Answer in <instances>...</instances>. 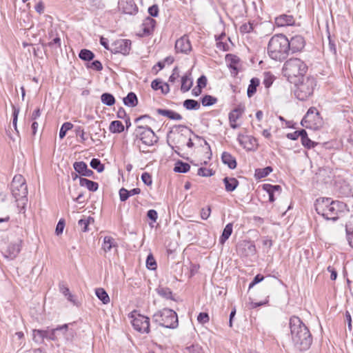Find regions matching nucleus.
Here are the masks:
<instances>
[{"label": "nucleus", "mask_w": 353, "mask_h": 353, "mask_svg": "<svg viewBox=\"0 0 353 353\" xmlns=\"http://www.w3.org/2000/svg\"><path fill=\"white\" fill-rule=\"evenodd\" d=\"M183 107L188 110H196L201 107L200 103L194 99H185L183 102Z\"/></svg>", "instance_id": "e433bc0d"}, {"label": "nucleus", "mask_w": 353, "mask_h": 353, "mask_svg": "<svg viewBox=\"0 0 353 353\" xmlns=\"http://www.w3.org/2000/svg\"><path fill=\"white\" fill-rule=\"evenodd\" d=\"M244 249L246 250V255L253 256L256 254V246L253 242L245 241L242 244Z\"/></svg>", "instance_id": "49530a36"}, {"label": "nucleus", "mask_w": 353, "mask_h": 353, "mask_svg": "<svg viewBox=\"0 0 353 353\" xmlns=\"http://www.w3.org/2000/svg\"><path fill=\"white\" fill-rule=\"evenodd\" d=\"M94 221V218L91 216H88L87 219H81L78 221V224L81 227V231L83 232H86L89 230V225L90 223H93Z\"/></svg>", "instance_id": "c03bdc74"}, {"label": "nucleus", "mask_w": 353, "mask_h": 353, "mask_svg": "<svg viewBox=\"0 0 353 353\" xmlns=\"http://www.w3.org/2000/svg\"><path fill=\"white\" fill-rule=\"evenodd\" d=\"M223 182L225 185V191L228 192L234 191L239 184V181L234 177L225 176L223 178Z\"/></svg>", "instance_id": "bb28decb"}, {"label": "nucleus", "mask_w": 353, "mask_h": 353, "mask_svg": "<svg viewBox=\"0 0 353 353\" xmlns=\"http://www.w3.org/2000/svg\"><path fill=\"white\" fill-rule=\"evenodd\" d=\"M253 23L248 22L242 24L239 28V30L241 34H245L251 32L253 30Z\"/></svg>", "instance_id": "5fc2aeb1"}, {"label": "nucleus", "mask_w": 353, "mask_h": 353, "mask_svg": "<svg viewBox=\"0 0 353 353\" xmlns=\"http://www.w3.org/2000/svg\"><path fill=\"white\" fill-rule=\"evenodd\" d=\"M95 294L97 297L101 301L103 304H108L110 302V297L106 291L102 288H99L95 290Z\"/></svg>", "instance_id": "f704fd0d"}, {"label": "nucleus", "mask_w": 353, "mask_h": 353, "mask_svg": "<svg viewBox=\"0 0 353 353\" xmlns=\"http://www.w3.org/2000/svg\"><path fill=\"white\" fill-rule=\"evenodd\" d=\"M116 246H117V244L112 236H107L104 237L102 248L105 252L110 251L113 247Z\"/></svg>", "instance_id": "72a5a7b5"}, {"label": "nucleus", "mask_w": 353, "mask_h": 353, "mask_svg": "<svg viewBox=\"0 0 353 353\" xmlns=\"http://www.w3.org/2000/svg\"><path fill=\"white\" fill-rule=\"evenodd\" d=\"M316 212L327 220L336 221L339 214L343 212L346 204L342 201H334L328 197H320L314 203Z\"/></svg>", "instance_id": "7ed1b4c3"}, {"label": "nucleus", "mask_w": 353, "mask_h": 353, "mask_svg": "<svg viewBox=\"0 0 353 353\" xmlns=\"http://www.w3.org/2000/svg\"><path fill=\"white\" fill-rule=\"evenodd\" d=\"M190 169V165L188 163L179 160L175 163L174 171L178 173H186Z\"/></svg>", "instance_id": "473e14b6"}, {"label": "nucleus", "mask_w": 353, "mask_h": 353, "mask_svg": "<svg viewBox=\"0 0 353 353\" xmlns=\"http://www.w3.org/2000/svg\"><path fill=\"white\" fill-rule=\"evenodd\" d=\"M125 105L128 107L134 108L138 105V98L133 92H129L125 97L123 99Z\"/></svg>", "instance_id": "c85d7f7f"}, {"label": "nucleus", "mask_w": 353, "mask_h": 353, "mask_svg": "<svg viewBox=\"0 0 353 353\" xmlns=\"http://www.w3.org/2000/svg\"><path fill=\"white\" fill-rule=\"evenodd\" d=\"M217 101V98L210 94H205L201 99V102L203 106H211L215 104Z\"/></svg>", "instance_id": "a18cd8bd"}, {"label": "nucleus", "mask_w": 353, "mask_h": 353, "mask_svg": "<svg viewBox=\"0 0 353 353\" xmlns=\"http://www.w3.org/2000/svg\"><path fill=\"white\" fill-rule=\"evenodd\" d=\"M259 79L257 78H252L250 80V83L247 90V94L248 97H252L256 92V88L259 85Z\"/></svg>", "instance_id": "4c0bfd02"}, {"label": "nucleus", "mask_w": 353, "mask_h": 353, "mask_svg": "<svg viewBox=\"0 0 353 353\" xmlns=\"http://www.w3.org/2000/svg\"><path fill=\"white\" fill-rule=\"evenodd\" d=\"M88 68H91L96 71H101L103 70V65L100 61L94 60L91 63H88L86 65Z\"/></svg>", "instance_id": "864d4df0"}, {"label": "nucleus", "mask_w": 353, "mask_h": 353, "mask_svg": "<svg viewBox=\"0 0 353 353\" xmlns=\"http://www.w3.org/2000/svg\"><path fill=\"white\" fill-rule=\"evenodd\" d=\"M263 190L269 195V201L273 203L275 201L274 193L281 192V187L279 185H272L265 183L263 185Z\"/></svg>", "instance_id": "5701e85b"}, {"label": "nucleus", "mask_w": 353, "mask_h": 353, "mask_svg": "<svg viewBox=\"0 0 353 353\" xmlns=\"http://www.w3.org/2000/svg\"><path fill=\"white\" fill-rule=\"evenodd\" d=\"M303 127L319 130L323 125V120L320 112L315 107H310L301 121Z\"/></svg>", "instance_id": "1a4fd4ad"}, {"label": "nucleus", "mask_w": 353, "mask_h": 353, "mask_svg": "<svg viewBox=\"0 0 353 353\" xmlns=\"http://www.w3.org/2000/svg\"><path fill=\"white\" fill-rule=\"evenodd\" d=\"M289 52V39L285 35L278 34L272 37L268 45V54L272 59L282 61Z\"/></svg>", "instance_id": "20e7f679"}, {"label": "nucleus", "mask_w": 353, "mask_h": 353, "mask_svg": "<svg viewBox=\"0 0 353 353\" xmlns=\"http://www.w3.org/2000/svg\"><path fill=\"white\" fill-rule=\"evenodd\" d=\"M132 324L134 330L142 334H148L150 330V319L144 315L138 314L132 321Z\"/></svg>", "instance_id": "ddd939ff"}, {"label": "nucleus", "mask_w": 353, "mask_h": 353, "mask_svg": "<svg viewBox=\"0 0 353 353\" xmlns=\"http://www.w3.org/2000/svg\"><path fill=\"white\" fill-rule=\"evenodd\" d=\"M74 131H75L77 136L80 137L81 141L82 143L85 142L88 139V138L85 136V132H84L83 129L82 128V127L76 126Z\"/></svg>", "instance_id": "e2e57ef3"}, {"label": "nucleus", "mask_w": 353, "mask_h": 353, "mask_svg": "<svg viewBox=\"0 0 353 353\" xmlns=\"http://www.w3.org/2000/svg\"><path fill=\"white\" fill-rule=\"evenodd\" d=\"M147 217L152 221L156 222L158 219V213L155 210H149L147 212Z\"/></svg>", "instance_id": "69168bd1"}, {"label": "nucleus", "mask_w": 353, "mask_h": 353, "mask_svg": "<svg viewBox=\"0 0 353 353\" xmlns=\"http://www.w3.org/2000/svg\"><path fill=\"white\" fill-rule=\"evenodd\" d=\"M188 353H203L202 347L198 344H193L185 348Z\"/></svg>", "instance_id": "6e6d98bb"}, {"label": "nucleus", "mask_w": 353, "mask_h": 353, "mask_svg": "<svg viewBox=\"0 0 353 353\" xmlns=\"http://www.w3.org/2000/svg\"><path fill=\"white\" fill-rule=\"evenodd\" d=\"M59 291L67 298L70 302H74V296L70 292L69 288L63 281L59 283Z\"/></svg>", "instance_id": "ea45409f"}, {"label": "nucleus", "mask_w": 353, "mask_h": 353, "mask_svg": "<svg viewBox=\"0 0 353 353\" xmlns=\"http://www.w3.org/2000/svg\"><path fill=\"white\" fill-rule=\"evenodd\" d=\"M243 110L244 109L243 108L238 106L229 113L230 125L232 129L238 128V125L236 124V122L243 114Z\"/></svg>", "instance_id": "4be33fe9"}, {"label": "nucleus", "mask_w": 353, "mask_h": 353, "mask_svg": "<svg viewBox=\"0 0 353 353\" xmlns=\"http://www.w3.org/2000/svg\"><path fill=\"white\" fill-rule=\"evenodd\" d=\"M192 86V81L188 77L187 74L183 75L181 78V91L182 92H186Z\"/></svg>", "instance_id": "79ce46f5"}, {"label": "nucleus", "mask_w": 353, "mask_h": 353, "mask_svg": "<svg viewBox=\"0 0 353 353\" xmlns=\"http://www.w3.org/2000/svg\"><path fill=\"white\" fill-rule=\"evenodd\" d=\"M101 100L103 104L112 106L115 103V98L113 94L109 92L103 93L101 96Z\"/></svg>", "instance_id": "58836bf2"}, {"label": "nucleus", "mask_w": 353, "mask_h": 353, "mask_svg": "<svg viewBox=\"0 0 353 353\" xmlns=\"http://www.w3.org/2000/svg\"><path fill=\"white\" fill-rule=\"evenodd\" d=\"M135 140H139L143 144L147 146H152L159 141L152 128L148 125H138L133 133Z\"/></svg>", "instance_id": "6e6552de"}, {"label": "nucleus", "mask_w": 353, "mask_h": 353, "mask_svg": "<svg viewBox=\"0 0 353 353\" xmlns=\"http://www.w3.org/2000/svg\"><path fill=\"white\" fill-rule=\"evenodd\" d=\"M65 223L63 219H61L57 224L55 233L57 235H60L63 233Z\"/></svg>", "instance_id": "680f3d73"}, {"label": "nucleus", "mask_w": 353, "mask_h": 353, "mask_svg": "<svg viewBox=\"0 0 353 353\" xmlns=\"http://www.w3.org/2000/svg\"><path fill=\"white\" fill-rule=\"evenodd\" d=\"M124 130L123 124L118 120L112 121L109 125V130L114 134L123 132Z\"/></svg>", "instance_id": "2f4dec72"}, {"label": "nucleus", "mask_w": 353, "mask_h": 353, "mask_svg": "<svg viewBox=\"0 0 353 353\" xmlns=\"http://www.w3.org/2000/svg\"><path fill=\"white\" fill-rule=\"evenodd\" d=\"M148 13L151 17H157L159 15V7L157 4H154L148 8Z\"/></svg>", "instance_id": "338daca9"}, {"label": "nucleus", "mask_w": 353, "mask_h": 353, "mask_svg": "<svg viewBox=\"0 0 353 353\" xmlns=\"http://www.w3.org/2000/svg\"><path fill=\"white\" fill-rule=\"evenodd\" d=\"M345 232L349 245L353 248V216L347 222Z\"/></svg>", "instance_id": "7c9ffc66"}, {"label": "nucleus", "mask_w": 353, "mask_h": 353, "mask_svg": "<svg viewBox=\"0 0 353 353\" xmlns=\"http://www.w3.org/2000/svg\"><path fill=\"white\" fill-rule=\"evenodd\" d=\"M54 329L58 330H57V338L55 341H58L62 337L64 338L67 341H70L74 336V331L72 329H69L68 324L58 325Z\"/></svg>", "instance_id": "6ab92c4d"}, {"label": "nucleus", "mask_w": 353, "mask_h": 353, "mask_svg": "<svg viewBox=\"0 0 353 353\" xmlns=\"http://www.w3.org/2000/svg\"><path fill=\"white\" fill-rule=\"evenodd\" d=\"M72 128H73V124L71 123L70 122L63 123L60 128V130H59V138L61 139H63L65 137L67 132L68 130H71Z\"/></svg>", "instance_id": "de8ad7c7"}, {"label": "nucleus", "mask_w": 353, "mask_h": 353, "mask_svg": "<svg viewBox=\"0 0 353 353\" xmlns=\"http://www.w3.org/2000/svg\"><path fill=\"white\" fill-rule=\"evenodd\" d=\"M152 321L159 326L175 329L179 326L178 316L176 312L167 307L156 312L152 315Z\"/></svg>", "instance_id": "423d86ee"}, {"label": "nucleus", "mask_w": 353, "mask_h": 353, "mask_svg": "<svg viewBox=\"0 0 353 353\" xmlns=\"http://www.w3.org/2000/svg\"><path fill=\"white\" fill-rule=\"evenodd\" d=\"M156 291L159 296L166 299L174 300L172 296V292L169 288L159 286L156 289Z\"/></svg>", "instance_id": "c9c22d12"}, {"label": "nucleus", "mask_w": 353, "mask_h": 353, "mask_svg": "<svg viewBox=\"0 0 353 353\" xmlns=\"http://www.w3.org/2000/svg\"><path fill=\"white\" fill-rule=\"evenodd\" d=\"M215 172L212 170V169H209L206 168H200L197 170V174L201 176L208 177L212 176L214 174Z\"/></svg>", "instance_id": "8fccbe9b"}, {"label": "nucleus", "mask_w": 353, "mask_h": 353, "mask_svg": "<svg viewBox=\"0 0 353 353\" xmlns=\"http://www.w3.org/2000/svg\"><path fill=\"white\" fill-rule=\"evenodd\" d=\"M275 24L279 27L292 26L295 23V19L292 15L286 14H281L274 19Z\"/></svg>", "instance_id": "412c9836"}, {"label": "nucleus", "mask_w": 353, "mask_h": 353, "mask_svg": "<svg viewBox=\"0 0 353 353\" xmlns=\"http://www.w3.org/2000/svg\"><path fill=\"white\" fill-rule=\"evenodd\" d=\"M120 201L124 202L127 201L130 197L128 190L125 188H121L119 191Z\"/></svg>", "instance_id": "4d7b16f0"}, {"label": "nucleus", "mask_w": 353, "mask_h": 353, "mask_svg": "<svg viewBox=\"0 0 353 353\" xmlns=\"http://www.w3.org/2000/svg\"><path fill=\"white\" fill-rule=\"evenodd\" d=\"M156 23V21L152 17H146L142 23V30L143 34L145 35L151 34L154 30Z\"/></svg>", "instance_id": "b1692460"}, {"label": "nucleus", "mask_w": 353, "mask_h": 353, "mask_svg": "<svg viewBox=\"0 0 353 353\" xmlns=\"http://www.w3.org/2000/svg\"><path fill=\"white\" fill-rule=\"evenodd\" d=\"M90 166L96 170L98 172H102L104 170L105 166L101 163L99 159H92L90 161Z\"/></svg>", "instance_id": "09e8293b"}, {"label": "nucleus", "mask_w": 353, "mask_h": 353, "mask_svg": "<svg viewBox=\"0 0 353 353\" xmlns=\"http://www.w3.org/2000/svg\"><path fill=\"white\" fill-rule=\"evenodd\" d=\"M222 162L227 165L230 169H235L236 168V159L229 152H223L221 155Z\"/></svg>", "instance_id": "cd10ccee"}, {"label": "nucleus", "mask_w": 353, "mask_h": 353, "mask_svg": "<svg viewBox=\"0 0 353 353\" xmlns=\"http://www.w3.org/2000/svg\"><path fill=\"white\" fill-rule=\"evenodd\" d=\"M239 144L248 151H254L257 149V140L252 136L239 134L237 137Z\"/></svg>", "instance_id": "4468645a"}, {"label": "nucleus", "mask_w": 353, "mask_h": 353, "mask_svg": "<svg viewBox=\"0 0 353 353\" xmlns=\"http://www.w3.org/2000/svg\"><path fill=\"white\" fill-rule=\"evenodd\" d=\"M265 279V276L261 274H256L253 280L252 281V282L249 284V287H248V290H250L251 288H252L255 285L259 283L260 282H261L262 281H263Z\"/></svg>", "instance_id": "13d9d810"}, {"label": "nucleus", "mask_w": 353, "mask_h": 353, "mask_svg": "<svg viewBox=\"0 0 353 353\" xmlns=\"http://www.w3.org/2000/svg\"><path fill=\"white\" fill-rule=\"evenodd\" d=\"M90 128L92 129L94 132V136L96 137V139H93L92 134L90 136V139L93 142L97 141H100L101 137L105 138L106 131L105 129H102L101 128L100 123L99 121H96L94 124H92L90 126Z\"/></svg>", "instance_id": "a878e982"}, {"label": "nucleus", "mask_w": 353, "mask_h": 353, "mask_svg": "<svg viewBox=\"0 0 353 353\" xmlns=\"http://www.w3.org/2000/svg\"><path fill=\"white\" fill-rule=\"evenodd\" d=\"M146 267L149 270H154L157 268V263L153 256V255L150 253L148 255L146 259Z\"/></svg>", "instance_id": "3c124183"}, {"label": "nucleus", "mask_w": 353, "mask_h": 353, "mask_svg": "<svg viewBox=\"0 0 353 353\" xmlns=\"http://www.w3.org/2000/svg\"><path fill=\"white\" fill-rule=\"evenodd\" d=\"M197 321L201 324H205L209 322L210 317L207 312H200L197 316Z\"/></svg>", "instance_id": "bf43d9fd"}, {"label": "nucleus", "mask_w": 353, "mask_h": 353, "mask_svg": "<svg viewBox=\"0 0 353 353\" xmlns=\"http://www.w3.org/2000/svg\"><path fill=\"white\" fill-rule=\"evenodd\" d=\"M74 170L81 176L92 177L94 172L88 169L87 164L84 161H77L73 164Z\"/></svg>", "instance_id": "aec40b11"}, {"label": "nucleus", "mask_w": 353, "mask_h": 353, "mask_svg": "<svg viewBox=\"0 0 353 353\" xmlns=\"http://www.w3.org/2000/svg\"><path fill=\"white\" fill-rule=\"evenodd\" d=\"M273 170L271 166H267L264 168H258L255 170L254 176L256 179H262L268 176Z\"/></svg>", "instance_id": "a19ab883"}, {"label": "nucleus", "mask_w": 353, "mask_h": 353, "mask_svg": "<svg viewBox=\"0 0 353 353\" xmlns=\"http://www.w3.org/2000/svg\"><path fill=\"white\" fill-rule=\"evenodd\" d=\"M194 134L192 129L184 125H174L167 134V143L168 145L179 157L185 158L180 154V150L185 145L192 148L194 144L191 139V134Z\"/></svg>", "instance_id": "f03ea898"}, {"label": "nucleus", "mask_w": 353, "mask_h": 353, "mask_svg": "<svg viewBox=\"0 0 353 353\" xmlns=\"http://www.w3.org/2000/svg\"><path fill=\"white\" fill-rule=\"evenodd\" d=\"M201 218L203 220H206L209 218L211 214V208L210 205L207 208H202L201 210Z\"/></svg>", "instance_id": "0e129e2a"}, {"label": "nucleus", "mask_w": 353, "mask_h": 353, "mask_svg": "<svg viewBox=\"0 0 353 353\" xmlns=\"http://www.w3.org/2000/svg\"><path fill=\"white\" fill-rule=\"evenodd\" d=\"M22 243L21 239L10 243L3 252L4 256L11 260L15 259L21 251Z\"/></svg>", "instance_id": "2eb2a0df"}, {"label": "nucleus", "mask_w": 353, "mask_h": 353, "mask_svg": "<svg viewBox=\"0 0 353 353\" xmlns=\"http://www.w3.org/2000/svg\"><path fill=\"white\" fill-rule=\"evenodd\" d=\"M305 41L303 36L297 34L289 39L290 52L295 53L301 52L305 48Z\"/></svg>", "instance_id": "a211bd4d"}, {"label": "nucleus", "mask_w": 353, "mask_h": 353, "mask_svg": "<svg viewBox=\"0 0 353 353\" xmlns=\"http://www.w3.org/2000/svg\"><path fill=\"white\" fill-rule=\"evenodd\" d=\"M307 65L300 59L292 58L286 61L283 65V73L288 80L294 84L305 77L307 72Z\"/></svg>", "instance_id": "39448f33"}, {"label": "nucleus", "mask_w": 353, "mask_h": 353, "mask_svg": "<svg viewBox=\"0 0 353 353\" xmlns=\"http://www.w3.org/2000/svg\"><path fill=\"white\" fill-rule=\"evenodd\" d=\"M232 230L233 224L232 223H229L225 225L219 238V243L221 244H224L225 241L229 239L232 233Z\"/></svg>", "instance_id": "c756f323"}, {"label": "nucleus", "mask_w": 353, "mask_h": 353, "mask_svg": "<svg viewBox=\"0 0 353 353\" xmlns=\"http://www.w3.org/2000/svg\"><path fill=\"white\" fill-rule=\"evenodd\" d=\"M301 141L302 145L307 149L314 148L318 145V143L312 141L308 137L303 139Z\"/></svg>", "instance_id": "603ef678"}, {"label": "nucleus", "mask_w": 353, "mask_h": 353, "mask_svg": "<svg viewBox=\"0 0 353 353\" xmlns=\"http://www.w3.org/2000/svg\"><path fill=\"white\" fill-rule=\"evenodd\" d=\"M206 85H207V78L205 75H201L197 79V87L203 89L206 87Z\"/></svg>", "instance_id": "774afa93"}, {"label": "nucleus", "mask_w": 353, "mask_h": 353, "mask_svg": "<svg viewBox=\"0 0 353 353\" xmlns=\"http://www.w3.org/2000/svg\"><path fill=\"white\" fill-rule=\"evenodd\" d=\"M132 42L130 39H120L112 43L110 52L113 54H121L127 56L130 54Z\"/></svg>", "instance_id": "f8f14e48"}, {"label": "nucleus", "mask_w": 353, "mask_h": 353, "mask_svg": "<svg viewBox=\"0 0 353 353\" xmlns=\"http://www.w3.org/2000/svg\"><path fill=\"white\" fill-rule=\"evenodd\" d=\"M289 326L294 348L299 352H305L312 344L313 337L306 325L297 316L290 318Z\"/></svg>", "instance_id": "f257e3e1"}, {"label": "nucleus", "mask_w": 353, "mask_h": 353, "mask_svg": "<svg viewBox=\"0 0 353 353\" xmlns=\"http://www.w3.org/2000/svg\"><path fill=\"white\" fill-rule=\"evenodd\" d=\"M12 194L16 201H27L28 187L21 175L15 176L11 183Z\"/></svg>", "instance_id": "9d476101"}, {"label": "nucleus", "mask_w": 353, "mask_h": 353, "mask_svg": "<svg viewBox=\"0 0 353 353\" xmlns=\"http://www.w3.org/2000/svg\"><path fill=\"white\" fill-rule=\"evenodd\" d=\"M94 57V54L91 50L88 49H82L79 53V57L83 61H92Z\"/></svg>", "instance_id": "37998d69"}, {"label": "nucleus", "mask_w": 353, "mask_h": 353, "mask_svg": "<svg viewBox=\"0 0 353 353\" xmlns=\"http://www.w3.org/2000/svg\"><path fill=\"white\" fill-rule=\"evenodd\" d=\"M57 329H51L49 327L46 330H37L34 329L32 331V340L38 344L43 343L44 339L49 341H56Z\"/></svg>", "instance_id": "9b49d317"}, {"label": "nucleus", "mask_w": 353, "mask_h": 353, "mask_svg": "<svg viewBox=\"0 0 353 353\" xmlns=\"http://www.w3.org/2000/svg\"><path fill=\"white\" fill-rule=\"evenodd\" d=\"M175 50L176 52L183 54H188L192 50V45L187 34H184L176 41Z\"/></svg>", "instance_id": "f3484780"}, {"label": "nucleus", "mask_w": 353, "mask_h": 353, "mask_svg": "<svg viewBox=\"0 0 353 353\" xmlns=\"http://www.w3.org/2000/svg\"><path fill=\"white\" fill-rule=\"evenodd\" d=\"M141 180L148 186L151 185L152 183V176L148 172H143L141 174Z\"/></svg>", "instance_id": "052dcab7"}, {"label": "nucleus", "mask_w": 353, "mask_h": 353, "mask_svg": "<svg viewBox=\"0 0 353 353\" xmlns=\"http://www.w3.org/2000/svg\"><path fill=\"white\" fill-rule=\"evenodd\" d=\"M120 5L123 12L125 14H134L138 11V8L133 0L122 1Z\"/></svg>", "instance_id": "393cba45"}, {"label": "nucleus", "mask_w": 353, "mask_h": 353, "mask_svg": "<svg viewBox=\"0 0 353 353\" xmlns=\"http://www.w3.org/2000/svg\"><path fill=\"white\" fill-rule=\"evenodd\" d=\"M316 80L314 77H307L296 81L294 90V95L299 101H306L313 94Z\"/></svg>", "instance_id": "0eeeda50"}, {"label": "nucleus", "mask_w": 353, "mask_h": 353, "mask_svg": "<svg viewBox=\"0 0 353 353\" xmlns=\"http://www.w3.org/2000/svg\"><path fill=\"white\" fill-rule=\"evenodd\" d=\"M48 38L50 40L49 42L46 43H42V46L43 48L49 47L53 50L61 49V39L56 30L50 29L48 31Z\"/></svg>", "instance_id": "dca6fc26"}]
</instances>
